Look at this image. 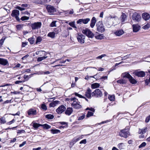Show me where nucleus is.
<instances>
[{
	"label": "nucleus",
	"instance_id": "ddd939ff",
	"mask_svg": "<svg viewBox=\"0 0 150 150\" xmlns=\"http://www.w3.org/2000/svg\"><path fill=\"white\" fill-rule=\"evenodd\" d=\"M140 26L138 24H134L132 25L133 31L136 33L138 32L140 29Z\"/></svg>",
	"mask_w": 150,
	"mask_h": 150
},
{
	"label": "nucleus",
	"instance_id": "338daca9",
	"mask_svg": "<svg viewBox=\"0 0 150 150\" xmlns=\"http://www.w3.org/2000/svg\"><path fill=\"white\" fill-rule=\"evenodd\" d=\"M28 44V42H23L22 43V47H25L26 45Z\"/></svg>",
	"mask_w": 150,
	"mask_h": 150
},
{
	"label": "nucleus",
	"instance_id": "7ed1b4c3",
	"mask_svg": "<svg viewBox=\"0 0 150 150\" xmlns=\"http://www.w3.org/2000/svg\"><path fill=\"white\" fill-rule=\"evenodd\" d=\"M97 30L99 32L103 33L105 31V29L103 24L100 22L96 24Z\"/></svg>",
	"mask_w": 150,
	"mask_h": 150
},
{
	"label": "nucleus",
	"instance_id": "4468645a",
	"mask_svg": "<svg viewBox=\"0 0 150 150\" xmlns=\"http://www.w3.org/2000/svg\"><path fill=\"white\" fill-rule=\"evenodd\" d=\"M36 110L34 109H30L28 111V115H35L36 114Z\"/></svg>",
	"mask_w": 150,
	"mask_h": 150
},
{
	"label": "nucleus",
	"instance_id": "a18cd8bd",
	"mask_svg": "<svg viewBox=\"0 0 150 150\" xmlns=\"http://www.w3.org/2000/svg\"><path fill=\"white\" fill-rule=\"evenodd\" d=\"M29 17H27V16H23L21 18V20L22 21H25V20H28L29 19Z\"/></svg>",
	"mask_w": 150,
	"mask_h": 150
},
{
	"label": "nucleus",
	"instance_id": "774afa93",
	"mask_svg": "<svg viewBox=\"0 0 150 150\" xmlns=\"http://www.w3.org/2000/svg\"><path fill=\"white\" fill-rule=\"evenodd\" d=\"M26 142L24 141L23 142V143L20 145H19V147H22L25 145L26 144Z\"/></svg>",
	"mask_w": 150,
	"mask_h": 150
},
{
	"label": "nucleus",
	"instance_id": "f257e3e1",
	"mask_svg": "<svg viewBox=\"0 0 150 150\" xmlns=\"http://www.w3.org/2000/svg\"><path fill=\"white\" fill-rule=\"evenodd\" d=\"M70 100L71 101H73L71 105L74 108L76 109L81 108V106L80 104V102H79L77 99L76 98H71Z\"/></svg>",
	"mask_w": 150,
	"mask_h": 150
},
{
	"label": "nucleus",
	"instance_id": "4d7b16f0",
	"mask_svg": "<svg viewBox=\"0 0 150 150\" xmlns=\"http://www.w3.org/2000/svg\"><path fill=\"white\" fill-rule=\"evenodd\" d=\"M86 139H84L82 140L80 142V144H86Z\"/></svg>",
	"mask_w": 150,
	"mask_h": 150
},
{
	"label": "nucleus",
	"instance_id": "49530a36",
	"mask_svg": "<svg viewBox=\"0 0 150 150\" xmlns=\"http://www.w3.org/2000/svg\"><path fill=\"white\" fill-rule=\"evenodd\" d=\"M130 57H131V54H127V55L122 57V60H125L127 58H129Z\"/></svg>",
	"mask_w": 150,
	"mask_h": 150
},
{
	"label": "nucleus",
	"instance_id": "f8f14e48",
	"mask_svg": "<svg viewBox=\"0 0 150 150\" xmlns=\"http://www.w3.org/2000/svg\"><path fill=\"white\" fill-rule=\"evenodd\" d=\"M124 33L122 29H118L116 30L114 32V34L117 36L120 37Z\"/></svg>",
	"mask_w": 150,
	"mask_h": 150
},
{
	"label": "nucleus",
	"instance_id": "5701e85b",
	"mask_svg": "<svg viewBox=\"0 0 150 150\" xmlns=\"http://www.w3.org/2000/svg\"><path fill=\"white\" fill-rule=\"evenodd\" d=\"M122 75L123 78L126 77L129 79L132 76L128 72H125L122 74Z\"/></svg>",
	"mask_w": 150,
	"mask_h": 150
},
{
	"label": "nucleus",
	"instance_id": "c9c22d12",
	"mask_svg": "<svg viewBox=\"0 0 150 150\" xmlns=\"http://www.w3.org/2000/svg\"><path fill=\"white\" fill-rule=\"evenodd\" d=\"M47 56H44L42 57H39L37 59V61L38 62L41 61L42 60L45 59L47 58Z\"/></svg>",
	"mask_w": 150,
	"mask_h": 150
},
{
	"label": "nucleus",
	"instance_id": "0e129e2a",
	"mask_svg": "<svg viewBox=\"0 0 150 150\" xmlns=\"http://www.w3.org/2000/svg\"><path fill=\"white\" fill-rule=\"evenodd\" d=\"M15 121V120H14V119H13V120H12L9 122H7V124L8 125H11Z\"/></svg>",
	"mask_w": 150,
	"mask_h": 150
},
{
	"label": "nucleus",
	"instance_id": "72a5a7b5",
	"mask_svg": "<svg viewBox=\"0 0 150 150\" xmlns=\"http://www.w3.org/2000/svg\"><path fill=\"white\" fill-rule=\"evenodd\" d=\"M117 82L120 84H125L126 83L125 80L123 79H120L117 80Z\"/></svg>",
	"mask_w": 150,
	"mask_h": 150
},
{
	"label": "nucleus",
	"instance_id": "dca6fc26",
	"mask_svg": "<svg viewBox=\"0 0 150 150\" xmlns=\"http://www.w3.org/2000/svg\"><path fill=\"white\" fill-rule=\"evenodd\" d=\"M73 110L72 108H67L65 112L66 115H70L72 113Z\"/></svg>",
	"mask_w": 150,
	"mask_h": 150
},
{
	"label": "nucleus",
	"instance_id": "052dcab7",
	"mask_svg": "<svg viewBox=\"0 0 150 150\" xmlns=\"http://www.w3.org/2000/svg\"><path fill=\"white\" fill-rule=\"evenodd\" d=\"M21 6L22 7L25 8L28 7V5L27 4H23L21 5Z\"/></svg>",
	"mask_w": 150,
	"mask_h": 150
},
{
	"label": "nucleus",
	"instance_id": "39448f33",
	"mask_svg": "<svg viewBox=\"0 0 150 150\" xmlns=\"http://www.w3.org/2000/svg\"><path fill=\"white\" fill-rule=\"evenodd\" d=\"M85 38V36L81 34H78L77 36L78 41L81 44H83L84 43Z\"/></svg>",
	"mask_w": 150,
	"mask_h": 150
},
{
	"label": "nucleus",
	"instance_id": "c85d7f7f",
	"mask_svg": "<svg viewBox=\"0 0 150 150\" xmlns=\"http://www.w3.org/2000/svg\"><path fill=\"white\" fill-rule=\"evenodd\" d=\"M32 75V74H31L29 76L26 75H24L23 77V78H24V80L23 81H28L29 79V78L31 77Z\"/></svg>",
	"mask_w": 150,
	"mask_h": 150
},
{
	"label": "nucleus",
	"instance_id": "f03ea898",
	"mask_svg": "<svg viewBox=\"0 0 150 150\" xmlns=\"http://www.w3.org/2000/svg\"><path fill=\"white\" fill-rule=\"evenodd\" d=\"M82 32L83 34L86 35L88 38H92L94 37L93 33L87 28H83Z\"/></svg>",
	"mask_w": 150,
	"mask_h": 150
},
{
	"label": "nucleus",
	"instance_id": "c03bdc74",
	"mask_svg": "<svg viewBox=\"0 0 150 150\" xmlns=\"http://www.w3.org/2000/svg\"><path fill=\"white\" fill-rule=\"evenodd\" d=\"M93 113L90 111H88V113L86 115V117H89L91 116H93Z\"/></svg>",
	"mask_w": 150,
	"mask_h": 150
},
{
	"label": "nucleus",
	"instance_id": "412c9836",
	"mask_svg": "<svg viewBox=\"0 0 150 150\" xmlns=\"http://www.w3.org/2000/svg\"><path fill=\"white\" fill-rule=\"evenodd\" d=\"M96 22V18L95 17H93L91 21V23L90 24V26L92 28H93Z\"/></svg>",
	"mask_w": 150,
	"mask_h": 150
},
{
	"label": "nucleus",
	"instance_id": "79ce46f5",
	"mask_svg": "<svg viewBox=\"0 0 150 150\" xmlns=\"http://www.w3.org/2000/svg\"><path fill=\"white\" fill-rule=\"evenodd\" d=\"M28 40L31 44H33L34 42V38H29Z\"/></svg>",
	"mask_w": 150,
	"mask_h": 150
},
{
	"label": "nucleus",
	"instance_id": "7c9ffc66",
	"mask_svg": "<svg viewBox=\"0 0 150 150\" xmlns=\"http://www.w3.org/2000/svg\"><path fill=\"white\" fill-rule=\"evenodd\" d=\"M42 40V38L40 36L38 37L36 39L35 42L36 44H38V43L40 42Z\"/></svg>",
	"mask_w": 150,
	"mask_h": 150
},
{
	"label": "nucleus",
	"instance_id": "4be33fe9",
	"mask_svg": "<svg viewBox=\"0 0 150 150\" xmlns=\"http://www.w3.org/2000/svg\"><path fill=\"white\" fill-rule=\"evenodd\" d=\"M126 17L127 16L125 13H122L120 18V19L121 21V22L122 23V24L124 23V22H125L126 19Z\"/></svg>",
	"mask_w": 150,
	"mask_h": 150
},
{
	"label": "nucleus",
	"instance_id": "b1692460",
	"mask_svg": "<svg viewBox=\"0 0 150 150\" xmlns=\"http://www.w3.org/2000/svg\"><path fill=\"white\" fill-rule=\"evenodd\" d=\"M104 36L103 34H100L95 36V38L97 39L102 40L104 39Z\"/></svg>",
	"mask_w": 150,
	"mask_h": 150
},
{
	"label": "nucleus",
	"instance_id": "69168bd1",
	"mask_svg": "<svg viewBox=\"0 0 150 150\" xmlns=\"http://www.w3.org/2000/svg\"><path fill=\"white\" fill-rule=\"evenodd\" d=\"M40 0L42 2L45 3V2H49L51 0Z\"/></svg>",
	"mask_w": 150,
	"mask_h": 150
},
{
	"label": "nucleus",
	"instance_id": "e2e57ef3",
	"mask_svg": "<svg viewBox=\"0 0 150 150\" xmlns=\"http://www.w3.org/2000/svg\"><path fill=\"white\" fill-rule=\"evenodd\" d=\"M75 143V142H74V141H73V139L70 143V145L71 146V147H72Z\"/></svg>",
	"mask_w": 150,
	"mask_h": 150
},
{
	"label": "nucleus",
	"instance_id": "de8ad7c7",
	"mask_svg": "<svg viewBox=\"0 0 150 150\" xmlns=\"http://www.w3.org/2000/svg\"><path fill=\"white\" fill-rule=\"evenodd\" d=\"M74 95L80 98H85V97L81 95H80L77 93H74Z\"/></svg>",
	"mask_w": 150,
	"mask_h": 150
},
{
	"label": "nucleus",
	"instance_id": "37998d69",
	"mask_svg": "<svg viewBox=\"0 0 150 150\" xmlns=\"http://www.w3.org/2000/svg\"><path fill=\"white\" fill-rule=\"evenodd\" d=\"M42 126L44 128H45L47 129H49L50 128V126L47 124L42 125Z\"/></svg>",
	"mask_w": 150,
	"mask_h": 150
},
{
	"label": "nucleus",
	"instance_id": "e433bc0d",
	"mask_svg": "<svg viewBox=\"0 0 150 150\" xmlns=\"http://www.w3.org/2000/svg\"><path fill=\"white\" fill-rule=\"evenodd\" d=\"M33 126L34 128L36 129L39 126H42V125L38 123H33Z\"/></svg>",
	"mask_w": 150,
	"mask_h": 150
},
{
	"label": "nucleus",
	"instance_id": "6ab92c4d",
	"mask_svg": "<svg viewBox=\"0 0 150 150\" xmlns=\"http://www.w3.org/2000/svg\"><path fill=\"white\" fill-rule=\"evenodd\" d=\"M135 75L138 77H143L145 76V74L144 72L142 71L136 72Z\"/></svg>",
	"mask_w": 150,
	"mask_h": 150
},
{
	"label": "nucleus",
	"instance_id": "0eeeda50",
	"mask_svg": "<svg viewBox=\"0 0 150 150\" xmlns=\"http://www.w3.org/2000/svg\"><path fill=\"white\" fill-rule=\"evenodd\" d=\"M46 9L50 14H53L56 11V9L54 7L51 5L47 6L46 7Z\"/></svg>",
	"mask_w": 150,
	"mask_h": 150
},
{
	"label": "nucleus",
	"instance_id": "bf43d9fd",
	"mask_svg": "<svg viewBox=\"0 0 150 150\" xmlns=\"http://www.w3.org/2000/svg\"><path fill=\"white\" fill-rule=\"evenodd\" d=\"M150 82V76L149 79H147L145 81V84L146 85H148L149 83Z\"/></svg>",
	"mask_w": 150,
	"mask_h": 150
},
{
	"label": "nucleus",
	"instance_id": "f704fd0d",
	"mask_svg": "<svg viewBox=\"0 0 150 150\" xmlns=\"http://www.w3.org/2000/svg\"><path fill=\"white\" fill-rule=\"evenodd\" d=\"M51 132L53 134H55L60 132V131L58 129H52L51 130Z\"/></svg>",
	"mask_w": 150,
	"mask_h": 150
},
{
	"label": "nucleus",
	"instance_id": "423d86ee",
	"mask_svg": "<svg viewBox=\"0 0 150 150\" xmlns=\"http://www.w3.org/2000/svg\"><path fill=\"white\" fill-rule=\"evenodd\" d=\"M102 95V92L99 89H96L92 93V96H95L97 97L99 96L101 97Z\"/></svg>",
	"mask_w": 150,
	"mask_h": 150
},
{
	"label": "nucleus",
	"instance_id": "c756f323",
	"mask_svg": "<svg viewBox=\"0 0 150 150\" xmlns=\"http://www.w3.org/2000/svg\"><path fill=\"white\" fill-rule=\"evenodd\" d=\"M55 33L54 32L49 33L47 35V36L53 38L54 37Z\"/></svg>",
	"mask_w": 150,
	"mask_h": 150
},
{
	"label": "nucleus",
	"instance_id": "9b49d317",
	"mask_svg": "<svg viewBox=\"0 0 150 150\" xmlns=\"http://www.w3.org/2000/svg\"><path fill=\"white\" fill-rule=\"evenodd\" d=\"M129 134V132L128 131H126L125 129L122 130L120 131L119 135L122 137L126 138L127 137L128 135Z\"/></svg>",
	"mask_w": 150,
	"mask_h": 150
},
{
	"label": "nucleus",
	"instance_id": "473e14b6",
	"mask_svg": "<svg viewBox=\"0 0 150 150\" xmlns=\"http://www.w3.org/2000/svg\"><path fill=\"white\" fill-rule=\"evenodd\" d=\"M41 108L42 110L44 111H46L47 109V107L44 103L42 104Z\"/></svg>",
	"mask_w": 150,
	"mask_h": 150
},
{
	"label": "nucleus",
	"instance_id": "13d9d810",
	"mask_svg": "<svg viewBox=\"0 0 150 150\" xmlns=\"http://www.w3.org/2000/svg\"><path fill=\"white\" fill-rule=\"evenodd\" d=\"M86 110H89L90 111H92V112H95V110H94V109H93V108H87L86 109Z\"/></svg>",
	"mask_w": 150,
	"mask_h": 150
},
{
	"label": "nucleus",
	"instance_id": "ea45409f",
	"mask_svg": "<svg viewBox=\"0 0 150 150\" xmlns=\"http://www.w3.org/2000/svg\"><path fill=\"white\" fill-rule=\"evenodd\" d=\"M90 21V19L89 18H86V19H83V23L84 24H86Z\"/></svg>",
	"mask_w": 150,
	"mask_h": 150
},
{
	"label": "nucleus",
	"instance_id": "393cba45",
	"mask_svg": "<svg viewBox=\"0 0 150 150\" xmlns=\"http://www.w3.org/2000/svg\"><path fill=\"white\" fill-rule=\"evenodd\" d=\"M146 127L143 129H139L138 131V133L140 134H141L142 135L143 134H144L146 132Z\"/></svg>",
	"mask_w": 150,
	"mask_h": 150
},
{
	"label": "nucleus",
	"instance_id": "6e6552de",
	"mask_svg": "<svg viewBox=\"0 0 150 150\" xmlns=\"http://www.w3.org/2000/svg\"><path fill=\"white\" fill-rule=\"evenodd\" d=\"M66 109L64 105H62L57 109L56 111L58 114H61L66 110Z\"/></svg>",
	"mask_w": 150,
	"mask_h": 150
},
{
	"label": "nucleus",
	"instance_id": "a19ab883",
	"mask_svg": "<svg viewBox=\"0 0 150 150\" xmlns=\"http://www.w3.org/2000/svg\"><path fill=\"white\" fill-rule=\"evenodd\" d=\"M108 98L110 101H113L115 99L114 96L112 95H109L108 96Z\"/></svg>",
	"mask_w": 150,
	"mask_h": 150
},
{
	"label": "nucleus",
	"instance_id": "680f3d73",
	"mask_svg": "<svg viewBox=\"0 0 150 150\" xmlns=\"http://www.w3.org/2000/svg\"><path fill=\"white\" fill-rule=\"evenodd\" d=\"M80 139V137H78V138H75L73 139V141H74V142L75 143L78 141Z\"/></svg>",
	"mask_w": 150,
	"mask_h": 150
},
{
	"label": "nucleus",
	"instance_id": "58836bf2",
	"mask_svg": "<svg viewBox=\"0 0 150 150\" xmlns=\"http://www.w3.org/2000/svg\"><path fill=\"white\" fill-rule=\"evenodd\" d=\"M5 39V38L4 37H3L0 40V48L2 47L3 43Z\"/></svg>",
	"mask_w": 150,
	"mask_h": 150
},
{
	"label": "nucleus",
	"instance_id": "aec40b11",
	"mask_svg": "<svg viewBox=\"0 0 150 150\" xmlns=\"http://www.w3.org/2000/svg\"><path fill=\"white\" fill-rule=\"evenodd\" d=\"M8 64V62L6 59L0 58V64L5 66Z\"/></svg>",
	"mask_w": 150,
	"mask_h": 150
},
{
	"label": "nucleus",
	"instance_id": "3c124183",
	"mask_svg": "<svg viewBox=\"0 0 150 150\" xmlns=\"http://www.w3.org/2000/svg\"><path fill=\"white\" fill-rule=\"evenodd\" d=\"M85 114H82V116L79 117L78 118V120H83L85 117Z\"/></svg>",
	"mask_w": 150,
	"mask_h": 150
},
{
	"label": "nucleus",
	"instance_id": "20e7f679",
	"mask_svg": "<svg viewBox=\"0 0 150 150\" xmlns=\"http://www.w3.org/2000/svg\"><path fill=\"white\" fill-rule=\"evenodd\" d=\"M132 19L135 21L139 22L141 19V16L137 13H135L133 14L132 16Z\"/></svg>",
	"mask_w": 150,
	"mask_h": 150
},
{
	"label": "nucleus",
	"instance_id": "a878e982",
	"mask_svg": "<svg viewBox=\"0 0 150 150\" xmlns=\"http://www.w3.org/2000/svg\"><path fill=\"white\" fill-rule=\"evenodd\" d=\"M100 84L97 83H95L92 84L91 87L93 89H95L99 87Z\"/></svg>",
	"mask_w": 150,
	"mask_h": 150
},
{
	"label": "nucleus",
	"instance_id": "cd10ccee",
	"mask_svg": "<svg viewBox=\"0 0 150 150\" xmlns=\"http://www.w3.org/2000/svg\"><path fill=\"white\" fill-rule=\"evenodd\" d=\"M125 144L123 143H121L118 144L117 145L118 147L120 149H124L125 147Z\"/></svg>",
	"mask_w": 150,
	"mask_h": 150
},
{
	"label": "nucleus",
	"instance_id": "2f4dec72",
	"mask_svg": "<svg viewBox=\"0 0 150 150\" xmlns=\"http://www.w3.org/2000/svg\"><path fill=\"white\" fill-rule=\"evenodd\" d=\"M45 117L48 119H52L54 117V116L52 115L48 114L45 115Z\"/></svg>",
	"mask_w": 150,
	"mask_h": 150
},
{
	"label": "nucleus",
	"instance_id": "8fccbe9b",
	"mask_svg": "<svg viewBox=\"0 0 150 150\" xmlns=\"http://www.w3.org/2000/svg\"><path fill=\"white\" fill-rule=\"evenodd\" d=\"M150 25L149 24H147L142 27L144 29H147L150 27Z\"/></svg>",
	"mask_w": 150,
	"mask_h": 150
},
{
	"label": "nucleus",
	"instance_id": "5fc2aeb1",
	"mask_svg": "<svg viewBox=\"0 0 150 150\" xmlns=\"http://www.w3.org/2000/svg\"><path fill=\"white\" fill-rule=\"evenodd\" d=\"M56 22V21L52 22L50 24V26L51 27H56V25L55 23Z\"/></svg>",
	"mask_w": 150,
	"mask_h": 150
},
{
	"label": "nucleus",
	"instance_id": "2eb2a0df",
	"mask_svg": "<svg viewBox=\"0 0 150 150\" xmlns=\"http://www.w3.org/2000/svg\"><path fill=\"white\" fill-rule=\"evenodd\" d=\"M91 90L89 88L87 89L85 93V96L88 98H90L91 97L92 93H91Z\"/></svg>",
	"mask_w": 150,
	"mask_h": 150
},
{
	"label": "nucleus",
	"instance_id": "4c0bfd02",
	"mask_svg": "<svg viewBox=\"0 0 150 150\" xmlns=\"http://www.w3.org/2000/svg\"><path fill=\"white\" fill-rule=\"evenodd\" d=\"M69 24L71 26L74 28H76V27L75 25V22L74 21L69 23Z\"/></svg>",
	"mask_w": 150,
	"mask_h": 150
},
{
	"label": "nucleus",
	"instance_id": "f3484780",
	"mask_svg": "<svg viewBox=\"0 0 150 150\" xmlns=\"http://www.w3.org/2000/svg\"><path fill=\"white\" fill-rule=\"evenodd\" d=\"M60 104V102L57 100H55L51 103L49 104L50 107H54L57 105L58 104Z\"/></svg>",
	"mask_w": 150,
	"mask_h": 150
},
{
	"label": "nucleus",
	"instance_id": "6e6d98bb",
	"mask_svg": "<svg viewBox=\"0 0 150 150\" xmlns=\"http://www.w3.org/2000/svg\"><path fill=\"white\" fill-rule=\"evenodd\" d=\"M83 19H79L77 21L76 23L77 24H81L82 23H83Z\"/></svg>",
	"mask_w": 150,
	"mask_h": 150
},
{
	"label": "nucleus",
	"instance_id": "1a4fd4ad",
	"mask_svg": "<svg viewBox=\"0 0 150 150\" xmlns=\"http://www.w3.org/2000/svg\"><path fill=\"white\" fill-rule=\"evenodd\" d=\"M11 15L12 16L16 18L18 21H19V11L16 9L13 10Z\"/></svg>",
	"mask_w": 150,
	"mask_h": 150
},
{
	"label": "nucleus",
	"instance_id": "603ef678",
	"mask_svg": "<svg viewBox=\"0 0 150 150\" xmlns=\"http://www.w3.org/2000/svg\"><path fill=\"white\" fill-rule=\"evenodd\" d=\"M0 120H1V123L4 124L6 122L5 118L4 117L1 118Z\"/></svg>",
	"mask_w": 150,
	"mask_h": 150
},
{
	"label": "nucleus",
	"instance_id": "9d476101",
	"mask_svg": "<svg viewBox=\"0 0 150 150\" xmlns=\"http://www.w3.org/2000/svg\"><path fill=\"white\" fill-rule=\"evenodd\" d=\"M41 26L40 22L35 23L31 24V27L33 30H35L40 28Z\"/></svg>",
	"mask_w": 150,
	"mask_h": 150
},
{
	"label": "nucleus",
	"instance_id": "bb28decb",
	"mask_svg": "<svg viewBox=\"0 0 150 150\" xmlns=\"http://www.w3.org/2000/svg\"><path fill=\"white\" fill-rule=\"evenodd\" d=\"M129 80L130 82L132 84H136L137 83V81L134 79L132 76L129 79Z\"/></svg>",
	"mask_w": 150,
	"mask_h": 150
},
{
	"label": "nucleus",
	"instance_id": "864d4df0",
	"mask_svg": "<svg viewBox=\"0 0 150 150\" xmlns=\"http://www.w3.org/2000/svg\"><path fill=\"white\" fill-rule=\"evenodd\" d=\"M106 56V55L105 54H103L100 56H99L96 57V59H101L103 57Z\"/></svg>",
	"mask_w": 150,
	"mask_h": 150
},
{
	"label": "nucleus",
	"instance_id": "a211bd4d",
	"mask_svg": "<svg viewBox=\"0 0 150 150\" xmlns=\"http://www.w3.org/2000/svg\"><path fill=\"white\" fill-rule=\"evenodd\" d=\"M142 17L143 19L146 21L150 18V15L147 13H143Z\"/></svg>",
	"mask_w": 150,
	"mask_h": 150
},
{
	"label": "nucleus",
	"instance_id": "09e8293b",
	"mask_svg": "<svg viewBox=\"0 0 150 150\" xmlns=\"http://www.w3.org/2000/svg\"><path fill=\"white\" fill-rule=\"evenodd\" d=\"M146 142H143L139 146V148H142L143 147H144L146 146Z\"/></svg>",
	"mask_w": 150,
	"mask_h": 150
}]
</instances>
